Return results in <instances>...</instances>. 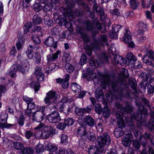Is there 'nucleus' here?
<instances>
[{
	"mask_svg": "<svg viewBox=\"0 0 154 154\" xmlns=\"http://www.w3.org/2000/svg\"><path fill=\"white\" fill-rule=\"evenodd\" d=\"M111 138L107 133H104L97 138V142L101 148L106 145H109L111 143Z\"/></svg>",
	"mask_w": 154,
	"mask_h": 154,
	"instance_id": "423d86ee",
	"label": "nucleus"
},
{
	"mask_svg": "<svg viewBox=\"0 0 154 154\" xmlns=\"http://www.w3.org/2000/svg\"><path fill=\"white\" fill-rule=\"evenodd\" d=\"M131 65V66L135 69L140 68L142 66L141 63L139 61L134 62Z\"/></svg>",
	"mask_w": 154,
	"mask_h": 154,
	"instance_id": "774afa93",
	"label": "nucleus"
},
{
	"mask_svg": "<svg viewBox=\"0 0 154 154\" xmlns=\"http://www.w3.org/2000/svg\"><path fill=\"white\" fill-rule=\"evenodd\" d=\"M58 96V94L55 91H49L46 94V97L44 100L45 103L48 105L51 104L56 100Z\"/></svg>",
	"mask_w": 154,
	"mask_h": 154,
	"instance_id": "6e6552de",
	"label": "nucleus"
},
{
	"mask_svg": "<svg viewBox=\"0 0 154 154\" xmlns=\"http://www.w3.org/2000/svg\"><path fill=\"white\" fill-rule=\"evenodd\" d=\"M109 87L111 88L113 92L116 93L120 96H125L127 98H130V92L126 85L120 84L118 81H113L109 84Z\"/></svg>",
	"mask_w": 154,
	"mask_h": 154,
	"instance_id": "f257e3e1",
	"label": "nucleus"
},
{
	"mask_svg": "<svg viewBox=\"0 0 154 154\" xmlns=\"http://www.w3.org/2000/svg\"><path fill=\"white\" fill-rule=\"evenodd\" d=\"M83 25L86 31L91 32V35L95 29L101 30L102 28L101 24L97 18H94L92 22L89 20H85L83 22Z\"/></svg>",
	"mask_w": 154,
	"mask_h": 154,
	"instance_id": "f03ea898",
	"label": "nucleus"
},
{
	"mask_svg": "<svg viewBox=\"0 0 154 154\" xmlns=\"http://www.w3.org/2000/svg\"><path fill=\"white\" fill-rule=\"evenodd\" d=\"M34 60L36 64L40 63L41 61V55L38 52H36L35 54V57Z\"/></svg>",
	"mask_w": 154,
	"mask_h": 154,
	"instance_id": "3c124183",
	"label": "nucleus"
},
{
	"mask_svg": "<svg viewBox=\"0 0 154 154\" xmlns=\"http://www.w3.org/2000/svg\"><path fill=\"white\" fill-rule=\"evenodd\" d=\"M143 62L147 65H151L152 67H154V65L151 60H152L154 61V52L150 50L146 52L142 58Z\"/></svg>",
	"mask_w": 154,
	"mask_h": 154,
	"instance_id": "0eeeda50",
	"label": "nucleus"
},
{
	"mask_svg": "<svg viewBox=\"0 0 154 154\" xmlns=\"http://www.w3.org/2000/svg\"><path fill=\"white\" fill-rule=\"evenodd\" d=\"M75 114L79 116H84L85 113L83 108H80L75 107Z\"/></svg>",
	"mask_w": 154,
	"mask_h": 154,
	"instance_id": "79ce46f5",
	"label": "nucleus"
},
{
	"mask_svg": "<svg viewBox=\"0 0 154 154\" xmlns=\"http://www.w3.org/2000/svg\"><path fill=\"white\" fill-rule=\"evenodd\" d=\"M128 81L131 88L135 91L134 93H137V83L135 79L134 78H131L129 79Z\"/></svg>",
	"mask_w": 154,
	"mask_h": 154,
	"instance_id": "a878e982",
	"label": "nucleus"
},
{
	"mask_svg": "<svg viewBox=\"0 0 154 154\" xmlns=\"http://www.w3.org/2000/svg\"><path fill=\"white\" fill-rule=\"evenodd\" d=\"M140 99L143 103L144 105L148 107L149 109L153 110V109H154V107L152 106L151 104L149 103V101L146 98L143 96L141 97Z\"/></svg>",
	"mask_w": 154,
	"mask_h": 154,
	"instance_id": "393cba45",
	"label": "nucleus"
},
{
	"mask_svg": "<svg viewBox=\"0 0 154 154\" xmlns=\"http://www.w3.org/2000/svg\"><path fill=\"white\" fill-rule=\"evenodd\" d=\"M65 68L66 71L69 73L72 72L74 70V67L69 63H67L66 64Z\"/></svg>",
	"mask_w": 154,
	"mask_h": 154,
	"instance_id": "09e8293b",
	"label": "nucleus"
},
{
	"mask_svg": "<svg viewBox=\"0 0 154 154\" xmlns=\"http://www.w3.org/2000/svg\"><path fill=\"white\" fill-rule=\"evenodd\" d=\"M14 145L15 149L18 150H22L24 147L23 145L20 142H16Z\"/></svg>",
	"mask_w": 154,
	"mask_h": 154,
	"instance_id": "603ef678",
	"label": "nucleus"
},
{
	"mask_svg": "<svg viewBox=\"0 0 154 154\" xmlns=\"http://www.w3.org/2000/svg\"><path fill=\"white\" fill-rule=\"evenodd\" d=\"M130 2L131 7L133 9H137L139 5L138 0H130Z\"/></svg>",
	"mask_w": 154,
	"mask_h": 154,
	"instance_id": "e433bc0d",
	"label": "nucleus"
},
{
	"mask_svg": "<svg viewBox=\"0 0 154 154\" xmlns=\"http://www.w3.org/2000/svg\"><path fill=\"white\" fill-rule=\"evenodd\" d=\"M98 122L96 125V130L99 132H102L103 131V121L100 119H99L97 120Z\"/></svg>",
	"mask_w": 154,
	"mask_h": 154,
	"instance_id": "c756f323",
	"label": "nucleus"
},
{
	"mask_svg": "<svg viewBox=\"0 0 154 154\" xmlns=\"http://www.w3.org/2000/svg\"><path fill=\"white\" fill-rule=\"evenodd\" d=\"M22 154H33L34 152V149L30 146L24 147L21 150Z\"/></svg>",
	"mask_w": 154,
	"mask_h": 154,
	"instance_id": "7c9ffc66",
	"label": "nucleus"
},
{
	"mask_svg": "<svg viewBox=\"0 0 154 154\" xmlns=\"http://www.w3.org/2000/svg\"><path fill=\"white\" fill-rule=\"evenodd\" d=\"M124 41L128 44L129 48H133L134 47V42L131 41V37L130 35V32L128 29H125L123 37Z\"/></svg>",
	"mask_w": 154,
	"mask_h": 154,
	"instance_id": "9b49d317",
	"label": "nucleus"
},
{
	"mask_svg": "<svg viewBox=\"0 0 154 154\" xmlns=\"http://www.w3.org/2000/svg\"><path fill=\"white\" fill-rule=\"evenodd\" d=\"M35 150L36 152L40 153L44 151V148L43 145L41 144H38L35 146Z\"/></svg>",
	"mask_w": 154,
	"mask_h": 154,
	"instance_id": "4d7b16f0",
	"label": "nucleus"
},
{
	"mask_svg": "<svg viewBox=\"0 0 154 154\" xmlns=\"http://www.w3.org/2000/svg\"><path fill=\"white\" fill-rule=\"evenodd\" d=\"M89 154H100L99 151L96 146H90L88 149Z\"/></svg>",
	"mask_w": 154,
	"mask_h": 154,
	"instance_id": "72a5a7b5",
	"label": "nucleus"
},
{
	"mask_svg": "<svg viewBox=\"0 0 154 154\" xmlns=\"http://www.w3.org/2000/svg\"><path fill=\"white\" fill-rule=\"evenodd\" d=\"M40 35H36L35 34H33L32 36V39L33 42L36 45L39 44L41 43V41L39 38Z\"/></svg>",
	"mask_w": 154,
	"mask_h": 154,
	"instance_id": "a18cd8bd",
	"label": "nucleus"
},
{
	"mask_svg": "<svg viewBox=\"0 0 154 154\" xmlns=\"http://www.w3.org/2000/svg\"><path fill=\"white\" fill-rule=\"evenodd\" d=\"M73 101L74 99H72L70 97H67L63 98L61 100V102L65 103L66 105V103L67 102H69V103H72V104L74 103L73 102Z\"/></svg>",
	"mask_w": 154,
	"mask_h": 154,
	"instance_id": "de8ad7c7",
	"label": "nucleus"
},
{
	"mask_svg": "<svg viewBox=\"0 0 154 154\" xmlns=\"http://www.w3.org/2000/svg\"><path fill=\"white\" fill-rule=\"evenodd\" d=\"M133 107L128 102L125 103V106L124 108L123 112L127 113H131L133 111Z\"/></svg>",
	"mask_w": 154,
	"mask_h": 154,
	"instance_id": "bb28decb",
	"label": "nucleus"
},
{
	"mask_svg": "<svg viewBox=\"0 0 154 154\" xmlns=\"http://www.w3.org/2000/svg\"><path fill=\"white\" fill-rule=\"evenodd\" d=\"M113 59L112 60V63L113 64H122L124 63V58L119 55H115L113 57Z\"/></svg>",
	"mask_w": 154,
	"mask_h": 154,
	"instance_id": "aec40b11",
	"label": "nucleus"
},
{
	"mask_svg": "<svg viewBox=\"0 0 154 154\" xmlns=\"http://www.w3.org/2000/svg\"><path fill=\"white\" fill-rule=\"evenodd\" d=\"M93 9L94 11L100 14V19L101 20H102L106 18V16L105 15L104 10L100 6L94 5L93 7Z\"/></svg>",
	"mask_w": 154,
	"mask_h": 154,
	"instance_id": "4468645a",
	"label": "nucleus"
},
{
	"mask_svg": "<svg viewBox=\"0 0 154 154\" xmlns=\"http://www.w3.org/2000/svg\"><path fill=\"white\" fill-rule=\"evenodd\" d=\"M46 130H48L49 137L52 136L55 134V129H53L51 126H47Z\"/></svg>",
	"mask_w": 154,
	"mask_h": 154,
	"instance_id": "8fccbe9b",
	"label": "nucleus"
},
{
	"mask_svg": "<svg viewBox=\"0 0 154 154\" xmlns=\"http://www.w3.org/2000/svg\"><path fill=\"white\" fill-rule=\"evenodd\" d=\"M84 137L85 140L92 142H94L96 138L95 133L89 131H87Z\"/></svg>",
	"mask_w": 154,
	"mask_h": 154,
	"instance_id": "2eb2a0df",
	"label": "nucleus"
},
{
	"mask_svg": "<svg viewBox=\"0 0 154 154\" xmlns=\"http://www.w3.org/2000/svg\"><path fill=\"white\" fill-rule=\"evenodd\" d=\"M60 138V143H61L63 144L64 145H67L69 143V139L67 135L64 134H63L61 135Z\"/></svg>",
	"mask_w": 154,
	"mask_h": 154,
	"instance_id": "37998d69",
	"label": "nucleus"
},
{
	"mask_svg": "<svg viewBox=\"0 0 154 154\" xmlns=\"http://www.w3.org/2000/svg\"><path fill=\"white\" fill-rule=\"evenodd\" d=\"M60 53V52L59 51H57L54 54H49L47 56L48 63H51L57 60L58 58V55Z\"/></svg>",
	"mask_w": 154,
	"mask_h": 154,
	"instance_id": "dca6fc26",
	"label": "nucleus"
},
{
	"mask_svg": "<svg viewBox=\"0 0 154 154\" xmlns=\"http://www.w3.org/2000/svg\"><path fill=\"white\" fill-rule=\"evenodd\" d=\"M52 9V6L50 3H47L45 4L43 8V11L47 12L51 10Z\"/></svg>",
	"mask_w": 154,
	"mask_h": 154,
	"instance_id": "13d9d810",
	"label": "nucleus"
},
{
	"mask_svg": "<svg viewBox=\"0 0 154 154\" xmlns=\"http://www.w3.org/2000/svg\"><path fill=\"white\" fill-rule=\"evenodd\" d=\"M87 131L86 126L82 125L78 128L76 134L79 136L84 137Z\"/></svg>",
	"mask_w": 154,
	"mask_h": 154,
	"instance_id": "6ab92c4d",
	"label": "nucleus"
},
{
	"mask_svg": "<svg viewBox=\"0 0 154 154\" xmlns=\"http://www.w3.org/2000/svg\"><path fill=\"white\" fill-rule=\"evenodd\" d=\"M72 90L76 93H79L81 90V87L76 83H72L70 85Z\"/></svg>",
	"mask_w": 154,
	"mask_h": 154,
	"instance_id": "2f4dec72",
	"label": "nucleus"
},
{
	"mask_svg": "<svg viewBox=\"0 0 154 154\" xmlns=\"http://www.w3.org/2000/svg\"><path fill=\"white\" fill-rule=\"evenodd\" d=\"M47 119L48 121L51 123H57L59 122L61 118L58 112L54 111L48 115Z\"/></svg>",
	"mask_w": 154,
	"mask_h": 154,
	"instance_id": "1a4fd4ad",
	"label": "nucleus"
},
{
	"mask_svg": "<svg viewBox=\"0 0 154 154\" xmlns=\"http://www.w3.org/2000/svg\"><path fill=\"white\" fill-rule=\"evenodd\" d=\"M17 122L20 128L23 126L26 121V117L22 113L20 114L18 117L17 118Z\"/></svg>",
	"mask_w": 154,
	"mask_h": 154,
	"instance_id": "412c9836",
	"label": "nucleus"
},
{
	"mask_svg": "<svg viewBox=\"0 0 154 154\" xmlns=\"http://www.w3.org/2000/svg\"><path fill=\"white\" fill-rule=\"evenodd\" d=\"M32 0H23V10H24L29 7L30 3Z\"/></svg>",
	"mask_w": 154,
	"mask_h": 154,
	"instance_id": "0e129e2a",
	"label": "nucleus"
},
{
	"mask_svg": "<svg viewBox=\"0 0 154 154\" xmlns=\"http://www.w3.org/2000/svg\"><path fill=\"white\" fill-rule=\"evenodd\" d=\"M85 123L91 127H93L95 124V122L93 118L90 116L88 115L85 117L84 119Z\"/></svg>",
	"mask_w": 154,
	"mask_h": 154,
	"instance_id": "a211bd4d",
	"label": "nucleus"
},
{
	"mask_svg": "<svg viewBox=\"0 0 154 154\" xmlns=\"http://www.w3.org/2000/svg\"><path fill=\"white\" fill-rule=\"evenodd\" d=\"M32 88H33L35 92L38 91L40 88V83L38 82H32L29 83Z\"/></svg>",
	"mask_w": 154,
	"mask_h": 154,
	"instance_id": "473e14b6",
	"label": "nucleus"
},
{
	"mask_svg": "<svg viewBox=\"0 0 154 154\" xmlns=\"http://www.w3.org/2000/svg\"><path fill=\"white\" fill-rule=\"evenodd\" d=\"M110 13L113 16H116L117 17L121 16V13L117 8H115L112 10H110Z\"/></svg>",
	"mask_w": 154,
	"mask_h": 154,
	"instance_id": "6e6d98bb",
	"label": "nucleus"
},
{
	"mask_svg": "<svg viewBox=\"0 0 154 154\" xmlns=\"http://www.w3.org/2000/svg\"><path fill=\"white\" fill-rule=\"evenodd\" d=\"M120 25L115 24L112 26V30L109 32V35L110 38H117L118 32L121 29L122 27Z\"/></svg>",
	"mask_w": 154,
	"mask_h": 154,
	"instance_id": "f8f14e48",
	"label": "nucleus"
},
{
	"mask_svg": "<svg viewBox=\"0 0 154 154\" xmlns=\"http://www.w3.org/2000/svg\"><path fill=\"white\" fill-rule=\"evenodd\" d=\"M17 36L18 41L16 44V45L17 50L18 51L23 48L25 43V39L20 32H18Z\"/></svg>",
	"mask_w": 154,
	"mask_h": 154,
	"instance_id": "ddd939ff",
	"label": "nucleus"
},
{
	"mask_svg": "<svg viewBox=\"0 0 154 154\" xmlns=\"http://www.w3.org/2000/svg\"><path fill=\"white\" fill-rule=\"evenodd\" d=\"M42 22V19L38 14H35L33 17L32 23L35 24H39Z\"/></svg>",
	"mask_w": 154,
	"mask_h": 154,
	"instance_id": "c85d7f7f",
	"label": "nucleus"
},
{
	"mask_svg": "<svg viewBox=\"0 0 154 154\" xmlns=\"http://www.w3.org/2000/svg\"><path fill=\"white\" fill-rule=\"evenodd\" d=\"M32 26V23L31 22H28L26 23L23 27L24 33L27 34L28 33Z\"/></svg>",
	"mask_w": 154,
	"mask_h": 154,
	"instance_id": "c9c22d12",
	"label": "nucleus"
},
{
	"mask_svg": "<svg viewBox=\"0 0 154 154\" xmlns=\"http://www.w3.org/2000/svg\"><path fill=\"white\" fill-rule=\"evenodd\" d=\"M75 106L74 103H73L71 105V106L68 105H67L66 107H65V109L64 110V112L66 115H68L72 112V108Z\"/></svg>",
	"mask_w": 154,
	"mask_h": 154,
	"instance_id": "ea45409f",
	"label": "nucleus"
},
{
	"mask_svg": "<svg viewBox=\"0 0 154 154\" xmlns=\"http://www.w3.org/2000/svg\"><path fill=\"white\" fill-rule=\"evenodd\" d=\"M33 7L34 10L36 12H38L40 11L42 9L43 6H41V4L40 3H37L35 2L33 5Z\"/></svg>",
	"mask_w": 154,
	"mask_h": 154,
	"instance_id": "680f3d73",
	"label": "nucleus"
},
{
	"mask_svg": "<svg viewBox=\"0 0 154 154\" xmlns=\"http://www.w3.org/2000/svg\"><path fill=\"white\" fill-rule=\"evenodd\" d=\"M46 128H47V126H45L44 129L42 130L41 134V137L44 139H47L49 137L48 130H46Z\"/></svg>",
	"mask_w": 154,
	"mask_h": 154,
	"instance_id": "c03bdc74",
	"label": "nucleus"
},
{
	"mask_svg": "<svg viewBox=\"0 0 154 154\" xmlns=\"http://www.w3.org/2000/svg\"><path fill=\"white\" fill-rule=\"evenodd\" d=\"M135 103L138 108V110L136 114H134L132 116V118L139 121L142 119L143 115L145 116L148 115V111L138 98L135 99Z\"/></svg>",
	"mask_w": 154,
	"mask_h": 154,
	"instance_id": "20e7f679",
	"label": "nucleus"
},
{
	"mask_svg": "<svg viewBox=\"0 0 154 154\" xmlns=\"http://www.w3.org/2000/svg\"><path fill=\"white\" fill-rule=\"evenodd\" d=\"M94 73V71L93 69L91 70H88L87 72L85 73H84L82 74L83 78L85 79H88L89 80L91 79V75H93Z\"/></svg>",
	"mask_w": 154,
	"mask_h": 154,
	"instance_id": "a19ab883",
	"label": "nucleus"
},
{
	"mask_svg": "<svg viewBox=\"0 0 154 154\" xmlns=\"http://www.w3.org/2000/svg\"><path fill=\"white\" fill-rule=\"evenodd\" d=\"M46 148L49 151L52 152H55L57 149V146H54L51 143H48L47 146Z\"/></svg>",
	"mask_w": 154,
	"mask_h": 154,
	"instance_id": "49530a36",
	"label": "nucleus"
},
{
	"mask_svg": "<svg viewBox=\"0 0 154 154\" xmlns=\"http://www.w3.org/2000/svg\"><path fill=\"white\" fill-rule=\"evenodd\" d=\"M98 30L95 29V32H93L92 35L93 42L91 44L92 47L94 49L99 48L100 46H103L104 43H106L108 45L107 38L105 35H99V36L96 38L97 34L99 33Z\"/></svg>",
	"mask_w": 154,
	"mask_h": 154,
	"instance_id": "7ed1b4c3",
	"label": "nucleus"
},
{
	"mask_svg": "<svg viewBox=\"0 0 154 154\" xmlns=\"http://www.w3.org/2000/svg\"><path fill=\"white\" fill-rule=\"evenodd\" d=\"M122 143L123 145L125 147L129 146L131 143V140L128 138H125L122 139Z\"/></svg>",
	"mask_w": 154,
	"mask_h": 154,
	"instance_id": "864d4df0",
	"label": "nucleus"
},
{
	"mask_svg": "<svg viewBox=\"0 0 154 154\" xmlns=\"http://www.w3.org/2000/svg\"><path fill=\"white\" fill-rule=\"evenodd\" d=\"M70 78V75L69 74H66L65 78L62 83L61 86L63 89L68 88L69 86V81Z\"/></svg>",
	"mask_w": 154,
	"mask_h": 154,
	"instance_id": "5701e85b",
	"label": "nucleus"
},
{
	"mask_svg": "<svg viewBox=\"0 0 154 154\" xmlns=\"http://www.w3.org/2000/svg\"><path fill=\"white\" fill-rule=\"evenodd\" d=\"M87 62V57L84 54H82L79 64L81 65H83Z\"/></svg>",
	"mask_w": 154,
	"mask_h": 154,
	"instance_id": "bf43d9fd",
	"label": "nucleus"
},
{
	"mask_svg": "<svg viewBox=\"0 0 154 154\" xmlns=\"http://www.w3.org/2000/svg\"><path fill=\"white\" fill-rule=\"evenodd\" d=\"M103 93L101 89H97L96 90L95 96L97 99L100 98L101 96H103Z\"/></svg>",
	"mask_w": 154,
	"mask_h": 154,
	"instance_id": "338daca9",
	"label": "nucleus"
},
{
	"mask_svg": "<svg viewBox=\"0 0 154 154\" xmlns=\"http://www.w3.org/2000/svg\"><path fill=\"white\" fill-rule=\"evenodd\" d=\"M45 45L50 47H53L56 48L57 47V43L54 42V39L51 36H49L45 40L44 42Z\"/></svg>",
	"mask_w": 154,
	"mask_h": 154,
	"instance_id": "f3484780",
	"label": "nucleus"
},
{
	"mask_svg": "<svg viewBox=\"0 0 154 154\" xmlns=\"http://www.w3.org/2000/svg\"><path fill=\"white\" fill-rule=\"evenodd\" d=\"M144 137L146 139H149L150 142V146L153 149L154 148V137L151 134L145 133L144 135Z\"/></svg>",
	"mask_w": 154,
	"mask_h": 154,
	"instance_id": "b1692460",
	"label": "nucleus"
},
{
	"mask_svg": "<svg viewBox=\"0 0 154 154\" xmlns=\"http://www.w3.org/2000/svg\"><path fill=\"white\" fill-rule=\"evenodd\" d=\"M64 122L66 126H71L73 125L74 121L72 118H69L65 119Z\"/></svg>",
	"mask_w": 154,
	"mask_h": 154,
	"instance_id": "e2e57ef3",
	"label": "nucleus"
},
{
	"mask_svg": "<svg viewBox=\"0 0 154 154\" xmlns=\"http://www.w3.org/2000/svg\"><path fill=\"white\" fill-rule=\"evenodd\" d=\"M141 154H154V151L152 147H149L148 151L144 148L142 150Z\"/></svg>",
	"mask_w": 154,
	"mask_h": 154,
	"instance_id": "052dcab7",
	"label": "nucleus"
},
{
	"mask_svg": "<svg viewBox=\"0 0 154 154\" xmlns=\"http://www.w3.org/2000/svg\"><path fill=\"white\" fill-rule=\"evenodd\" d=\"M22 65L18 64L17 65L13 64L10 68L11 72H16L17 71L25 74L28 72L29 68V61L26 59H23L22 61Z\"/></svg>",
	"mask_w": 154,
	"mask_h": 154,
	"instance_id": "39448f33",
	"label": "nucleus"
},
{
	"mask_svg": "<svg viewBox=\"0 0 154 154\" xmlns=\"http://www.w3.org/2000/svg\"><path fill=\"white\" fill-rule=\"evenodd\" d=\"M42 30V28L40 26H35L32 30V33H35V34H36V35H40L41 36H42L43 35Z\"/></svg>",
	"mask_w": 154,
	"mask_h": 154,
	"instance_id": "4be33fe9",
	"label": "nucleus"
},
{
	"mask_svg": "<svg viewBox=\"0 0 154 154\" xmlns=\"http://www.w3.org/2000/svg\"><path fill=\"white\" fill-rule=\"evenodd\" d=\"M16 124H4L0 122V127L2 128H6L7 129L14 128Z\"/></svg>",
	"mask_w": 154,
	"mask_h": 154,
	"instance_id": "58836bf2",
	"label": "nucleus"
},
{
	"mask_svg": "<svg viewBox=\"0 0 154 154\" xmlns=\"http://www.w3.org/2000/svg\"><path fill=\"white\" fill-rule=\"evenodd\" d=\"M127 57L129 61V63H131V64L137 60V57H135L131 52H129L128 54Z\"/></svg>",
	"mask_w": 154,
	"mask_h": 154,
	"instance_id": "f704fd0d",
	"label": "nucleus"
},
{
	"mask_svg": "<svg viewBox=\"0 0 154 154\" xmlns=\"http://www.w3.org/2000/svg\"><path fill=\"white\" fill-rule=\"evenodd\" d=\"M41 108H40L39 110H38L33 113L32 115L33 120L41 122L45 119V114L44 112L45 108H42L41 111Z\"/></svg>",
	"mask_w": 154,
	"mask_h": 154,
	"instance_id": "9d476101",
	"label": "nucleus"
},
{
	"mask_svg": "<svg viewBox=\"0 0 154 154\" xmlns=\"http://www.w3.org/2000/svg\"><path fill=\"white\" fill-rule=\"evenodd\" d=\"M44 21L45 24L48 26H52L53 24V22L52 20L48 16L45 17Z\"/></svg>",
	"mask_w": 154,
	"mask_h": 154,
	"instance_id": "4c0bfd02",
	"label": "nucleus"
},
{
	"mask_svg": "<svg viewBox=\"0 0 154 154\" xmlns=\"http://www.w3.org/2000/svg\"><path fill=\"white\" fill-rule=\"evenodd\" d=\"M103 116L106 119L110 115V113L108 107L104 108L103 110Z\"/></svg>",
	"mask_w": 154,
	"mask_h": 154,
	"instance_id": "5fc2aeb1",
	"label": "nucleus"
},
{
	"mask_svg": "<svg viewBox=\"0 0 154 154\" xmlns=\"http://www.w3.org/2000/svg\"><path fill=\"white\" fill-rule=\"evenodd\" d=\"M102 109L100 105L99 104H96L95 107V111L96 112L99 114H100L102 112Z\"/></svg>",
	"mask_w": 154,
	"mask_h": 154,
	"instance_id": "69168bd1",
	"label": "nucleus"
},
{
	"mask_svg": "<svg viewBox=\"0 0 154 154\" xmlns=\"http://www.w3.org/2000/svg\"><path fill=\"white\" fill-rule=\"evenodd\" d=\"M8 115L6 112H2L0 114V122L4 124H8L7 123Z\"/></svg>",
	"mask_w": 154,
	"mask_h": 154,
	"instance_id": "cd10ccee",
	"label": "nucleus"
}]
</instances>
